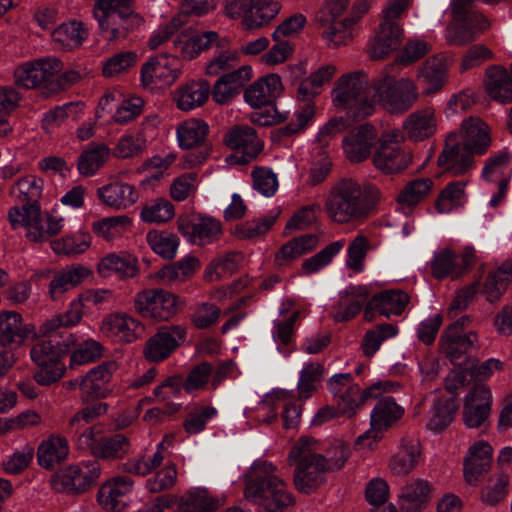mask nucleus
Instances as JSON below:
<instances>
[{
	"mask_svg": "<svg viewBox=\"0 0 512 512\" xmlns=\"http://www.w3.org/2000/svg\"><path fill=\"white\" fill-rule=\"evenodd\" d=\"M44 181L34 175H27L16 182L18 199L21 207L9 209L8 221L12 229L24 228L26 238L31 242H45L59 234L64 226V219L46 213L42 215L39 200L42 196Z\"/></svg>",
	"mask_w": 512,
	"mask_h": 512,
	"instance_id": "f257e3e1",
	"label": "nucleus"
},
{
	"mask_svg": "<svg viewBox=\"0 0 512 512\" xmlns=\"http://www.w3.org/2000/svg\"><path fill=\"white\" fill-rule=\"evenodd\" d=\"M378 190L363 188L352 178H342L329 189L324 200L328 218L337 224L365 221L374 211Z\"/></svg>",
	"mask_w": 512,
	"mask_h": 512,
	"instance_id": "f03ea898",
	"label": "nucleus"
},
{
	"mask_svg": "<svg viewBox=\"0 0 512 512\" xmlns=\"http://www.w3.org/2000/svg\"><path fill=\"white\" fill-rule=\"evenodd\" d=\"M43 338L30 350L32 361L38 366L33 379L41 386H49L59 381L65 374L63 357L76 345L75 336L69 330L41 331Z\"/></svg>",
	"mask_w": 512,
	"mask_h": 512,
	"instance_id": "7ed1b4c3",
	"label": "nucleus"
},
{
	"mask_svg": "<svg viewBox=\"0 0 512 512\" xmlns=\"http://www.w3.org/2000/svg\"><path fill=\"white\" fill-rule=\"evenodd\" d=\"M315 444L314 439L301 437L288 454L289 465L294 467L295 488L306 495L314 493L327 481V461L317 451Z\"/></svg>",
	"mask_w": 512,
	"mask_h": 512,
	"instance_id": "20e7f679",
	"label": "nucleus"
},
{
	"mask_svg": "<svg viewBox=\"0 0 512 512\" xmlns=\"http://www.w3.org/2000/svg\"><path fill=\"white\" fill-rule=\"evenodd\" d=\"M373 83L363 72L341 76L332 91L333 103L337 108L347 109V118L358 122L373 114Z\"/></svg>",
	"mask_w": 512,
	"mask_h": 512,
	"instance_id": "39448f33",
	"label": "nucleus"
},
{
	"mask_svg": "<svg viewBox=\"0 0 512 512\" xmlns=\"http://www.w3.org/2000/svg\"><path fill=\"white\" fill-rule=\"evenodd\" d=\"M134 0H98L93 14L101 35L107 41L126 38L140 27L143 18L135 12Z\"/></svg>",
	"mask_w": 512,
	"mask_h": 512,
	"instance_id": "423d86ee",
	"label": "nucleus"
},
{
	"mask_svg": "<svg viewBox=\"0 0 512 512\" xmlns=\"http://www.w3.org/2000/svg\"><path fill=\"white\" fill-rule=\"evenodd\" d=\"M412 0H390L383 10V19L368 53L371 59L378 60L388 56L401 44L403 30L398 20L407 11Z\"/></svg>",
	"mask_w": 512,
	"mask_h": 512,
	"instance_id": "0eeeda50",
	"label": "nucleus"
},
{
	"mask_svg": "<svg viewBox=\"0 0 512 512\" xmlns=\"http://www.w3.org/2000/svg\"><path fill=\"white\" fill-rule=\"evenodd\" d=\"M374 104L379 102L390 113H404L418 99L415 84L409 79L395 80L393 76L385 75L373 82Z\"/></svg>",
	"mask_w": 512,
	"mask_h": 512,
	"instance_id": "6e6552de",
	"label": "nucleus"
},
{
	"mask_svg": "<svg viewBox=\"0 0 512 512\" xmlns=\"http://www.w3.org/2000/svg\"><path fill=\"white\" fill-rule=\"evenodd\" d=\"M77 447L97 459L117 460L130 453L131 442L124 434L105 436L100 428L86 427L77 438Z\"/></svg>",
	"mask_w": 512,
	"mask_h": 512,
	"instance_id": "1a4fd4ad",
	"label": "nucleus"
},
{
	"mask_svg": "<svg viewBox=\"0 0 512 512\" xmlns=\"http://www.w3.org/2000/svg\"><path fill=\"white\" fill-rule=\"evenodd\" d=\"M100 474L101 466L97 460L71 464L52 474L50 485L56 492L79 495L96 484Z\"/></svg>",
	"mask_w": 512,
	"mask_h": 512,
	"instance_id": "9d476101",
	"label": "nucleus"
},
{
	"mask_svg": "<svg viewBox=\"0 0 512 512\" xmlns=\"http://www.w3.org/2000/svg\"><path fill=\"white\" fill-rule=\"evenodd\" d=\"M136 311L144 318L168 321L181 309L180 298L163 289H148L139 292L134 301Z\"/></svg>",
	"mask_w": 512,
	"mask_h": 512,
	"instance_id": "9b49d317",
	"label": "nucleus"
},
{
	"mask_svg": "<svg viewBox=\"0 0 512 512\" xmlns=\"http://www.w3.org/2000/svg\"><path fill=\"white\" fill-rule=\"evenodd\" d=\"M63 68L60 59L56 57H45L23 63L14 71V82L24 89L40 88L45 97L47 95V84L50 77L57 75Z\"/></svg>",
	"mask_w": 512,
	"mask_h": 512,
	"instance_id": "f8f14e48",
	"label": "nucleus"
},
{
	"mask_svg": "<svg viewBox=\"0 0 512 512\" xmlns=\"http://www.w3.org/2000/svg\"><path fill=\"white\" fill-rule=\"evenodd\" d=\"M403 135L399 130L385 131L378 139L379 148L373 156L374 166L385 174L399 173L411 163V156L403 151L400 142Z\"/></svg>",
	"mask_w": 512,
	"mask_h": 512,
	"instance_id": "ddd939ff",
	"label": "nucleus"
},
{
	"mask_svg": "<svg viewBox=\"0 0 512 512\" xmlns=\"http://www.w3.org/2000/svg\"><path fill=\"white\" fill-rule=\"evenodd\" d=\"M187 338V329L182 325H163L151 336L143 348V355L150 362H162Z\"/></svg>",
	"mask_w": 512,
	"mask_h": 512,
	"instance_id": "4468645a",
	"label": "nucleus"
},
{
	"mask_svg": "<svg viewBox=\"0 0 512 512\" xmlns=\"http://www.w3.org/2000/svg\"><path fill=\"white\" fill-rule=\"evenodd\" d=\"M180 67L177 57L167 54L152 57L141 67V85L151 90L170 86L179 77Z\"/></svg>",
	"mask_w": 512,
	"mask_h": 512,
	"instance_id": "2eb2a0df",
	"label": "nucleus"
},
{
	"mask_svg": "<svg viewBox=\"0 0 512 512\" xmlns=\"http://www.w3.org/2000/svg\"><path fill=\"white\" fill-rule=\"evenodd\" d=\"M224 143L236 151L229 157L235 164H247L263 150V142L258 138L256 130L248 125L233 127L226 133Z\"/></svg>",
	"mask_w": 512,
	"mask_h": 512,
	"instance_id": "dca6fc26",
	"label": "nucleus"
},
{
	"mask_svg": "<svg viewBox=\"0 0 512 512\" xmlns=\"http://www.w3.org/2000/svg\"><path fill=\"white\" fill-rule=\"evenodd\" d=\"M179 232L191 243L204 246L220 239L222 225L213 217L198 214L180 217L177 221Z\"/></svg>",
	"mask_w": 512,
	"mask_h": 512,
	"instance_id": "f3484780",
	"label": "nucleus"
},
{
	"mask_svg": "<svg viewBox=\"0 0 512 512\" xmlns=\"http://www.w3.org/2000/svg\"><path fill=\"white\" fill-rule=\"evenodd\" d=\"M455 23L449 24L445 29V40L449 46L463 47L474 42L490 26L489 21L482 14L463 15L462 18H453Z\"/></svg>",
	"mask_w": 512,
	"mask_h": 512,
	"instance_id": "a211bd4d",
	"label": "nucleus"
},
{
	"mask_svg": "<svg viewBox=\"0 0 512 512\" xmlns=\"http://www.w3.org/2000/svg\"><path fill=\"white\" fill-rule=\"evenodd\" d=\"M117 369L115 361H106L91 369L80 381L82 401L107 397L112 391L110 382Z\"/></svg>",
	"mask_w": 512,
	"mask_h": 512,
	"instance_id": "6ab92c4d",
	"label": "nucleus"
},
{
	"mask_svg": "<svg viewBox=\"0 0 512 512\" xmlns=\"http://www.w3.org/2000/svg\"><path fill=\"white\" fill-rule=\"evenodd\" d=\"M439 167L453 176L465 174L473 165V156L464 148L460 136L450 132L445 140V146L437 159Z\"/></svg>",
	"mask_w": 512,
	"mask_h": 512,
	"instance_id": "aec40b11",
	"label": "nucleus"
},
{
	"mask_svg": "<svg viewBox=\"0 0 512 512\" xmlns=\"http://www.w3.org/2000/svg\"><path fill=\"white\" fill-rule=\"evenodd\" d=\"M492 395L483 384H475L465 397L463 421L468 428H480L485 425L491 411Z\"/></svg>",
	"mask_w": 512,
	"mask_h": 512,
	"instance_id": "412c9836",
	"label": "nucleus"
},
{
	"mask_svg": "<svg viewBox=\"0 0 512 512\" xmlns=\"http://www.w3.org/2000/svg\"><path fill=\"white\" fill-rule=\"evenodd\" d=\"M209 131V126L203 121L191 118L182 122L177 128V138L179 146L183 149H192L195 147L206 146L205 140ZM208 156V148L201 151L199 155L189 154L187 161L192 165L202 163Z\"/></svg>",
	"mask_w": 512,
	"mask_h": 512,
	"instance_id": "4be33fe9",
	"label": "nucleus"
},
{
	"mask_svg": "<svg viewBox=\"0 0 512 512\" xmlns=\"http://www.w3.org/2000/svg\"><path fill=\"white\" fill-rule=\"evenodd\" d=\"M394 385L395 383L391 381L377 382L365 390L357 384L348 386L345 391L337 395L340 398L338 407L341 414L352 417L366 401L377 399L382 391H390Z\"/></svg>",
	"mask_w": 512,
	"mask_h": 512,
	"instance_id": "5701e85b",
	"label": "nucleus"
},
{
	"mask_svg": "<svg viewBox=\"0 0 512 512\" xmlns=\"http://www.w3.org/2000/svg\"><path fill=\"white\" fill-rule=\"evenodd\" d=\"M377 141V131L374 126L370 124L358 126L343 139L346 157L353 163L364 161L370 156Z\"/></svg>",
	"mask_w": 512,
	"mask_h": 512,
	"instance_id": "b1692460",
	"label": "nucleus"
},
{
	"mask_svg": "<svg viewBox=\"0 0 512 512\" xmlns=\"http://www.w3.org/2000/svg\"><path fill=\"white\" fill-rule=\"evenodd\" d=\"M281 78L277 74L260 77L244 91L245 101L254 108L273 107L274 101L281 94Z\"/></svg>",
	"mask_w": 512,
	"mask_h": 512,
	"instance_id": "393cba45",
	"label": "nucleus"
},
{
	"mask_svg": "<svg viewBox=\"0 0 512 512\" xmlns=\"http://www.w3.org/2000/svg\"><path fill=\"white\" fill-rule=\"evenodd\" d=\"M477 342L476 332L458 333L453 329H445L439 340L442 353L453 365L461 364Z\"/></svg>",
	"mask_w": 512,
	"mask_h": 512,
	"instance_id": "a878e982",
	"label": "nucleus"
},
{
	"mask_svg": "<svg viewBox=\"0 0 512 512\" xmlns=\"http://www.w3.org/2000/svg\"><path fill=\"white\" fill-rule=\"evenodd\" d=\"M32 330L23 325L22 315L16 311L0 312V349L11 350L20 347Z\"/></svg>",
	"mask_w": 512,
	"mask_h": 512,
	"instance_id": "bb28decb",
	"label": "nucleus"
},
{
	"mask_svg": "<svg viewBox=\"0 0 512 512\" xmlns=\"http://www.w3.org/2000/svg\"><path fill=\"white\" fill-rule=\"evenodd\" d=\"M101 331L120 342L132 343L143 333L144 326L139 320L125 313H113L104 318Z\"/></svg>",
	"mask_w": 512,
	"mask_h": 512,
	"instance_id": "cd10ccee",
	"label": "nucleus"
},
{
	"mask_svg": "<svg viewBox=\"0 0 512 512\" xmlns=\"http://www.w3.org/2000/svg\"><path fill=\"white\" fill-rule=\"evenodd\" d=\"M432 498V485L425 479H416L401 488L398 505L401 512H421Z\"/></svg>",
	"mask_w": 512,
	"mask_h": 512,
	"instance_id": "c85d7f7f",
	"label": "nucleus"
},
{
	"mask_svg": "<svg viewBox=\"0 0 512 512\" xmlns=\"http://www.w3.org/2000/svg\"><path fill=\"white\" fill-rule=\"evenodd\" d=\"M132 486L133 480L128 476L113 478L101 485L97 501L106 510L121 511L126 506L125 497Z\"/></svg>",
	"mask_w": 512,
	"mask_h": 512,
	"instance_id": "c756f323",
	"label": "nucleus"
},
{
	"mask_svg": "<svg viewBox=\"0 0 512 512\" xmlns=\"http://www.w3.org/2000/svg\"><path fill=\"white\" fill-rule=\"evenodd\" d=\"M462 141L464 148L471 155H483L491 144L487 124L479 118L469 117L461 124Z\"/></svg>",
	"mask_w": 512,
	"mask_h": 512,
	"instance_id": "7c9ffc66",
	"label": "nucleus"
},
{
	"mask_svg": "<svg viewBox=\"0 0 512 512\" xmlns=\"http://www.w3.org/2000/svg\"><path fill=\"white\" fill-rule=\"evenodd\" d=\"M369 297L365 286H350L341 294L337 304L333 306L332 317L336 322L353 319L362 309Z\"/></svg>",
	"mask_w": 512,
	"mask_h": 512,
	"instance_id": "2f4dec72",
	"label": "nucleus"
},
{
	"mask_svg": "<svg viewBox=\"0 0 512 512\" xmlns=\"http://www.w3.org/2000/svg\"><path fill=\"white\" fill-rule=\"evenodd\" d=\"M91 271L81 265L67 267L65 269L53 272L48 290L52 300H58L71 289L81 284Z\"/></svg>",
	"mask_w": 512,
	"mask_h": 512,
	"instance_id": "473e14b6",
	"label": "nucleus"
},
{
	"mask_svg": "<svg viewBox=\"0 0 512 512\" xmlns=\"http://www.w3.org/2000/svg\"><path fill=\"white\" fill-rule=\"evenodd\" d=\"M403 131L407 137L419 142L431 137L436 131V119L431 108L411 113L403 122Z\"/></svg>",
	"mask_w": 512,
	"mask_h": 512,
	"instance_id": "72a5a7b5",
	"label": "nucleus"
},
{
	"mask_svg": "<svg viewBox=\"0 0 512 512\" xmlns=\"http://www.w3.org/2000/svg\"><path fill=\"white\" fill-rule=\"evenodd\" d=\"M420 454V441L415 438L404 437L398 452L390 460L391 472L398 476L409 474L416 467Z\"/></svg>",
	"mask_w": 512,
	"mask_h": 512,
	"instance_id": "f704fd0d",
	"label": "nucleus"
},
{
	"mask_svg": "<svg viewBox=\"0 0 512 512\" xmlns=\"http://www.w3.org/2000/svg\"><path fill=\"white\" fill-rule=\"evenodd\" d=\"M69 454V445L65 437L50 435L43 440L37 449V462L47 470H53L63 462Z\"/></svg>",
	"mask_w": 512,
	"mask_h": 512,
	"instance_id": "c9c22d12",
	"label": "nucleus"
},
{
	"mask_svg": "<svg viewBox=\"0 0 512 512\" xmlns=\"http://www.w3.org/2000/svg\"><path fill=\"white\" fill-rule=\"evenodd\" d=\"M97 195L105 205L116 209H126L138 199L135 187L122 182H113L98 188Z\"/></svg>",
	"mask_w": 512,
	"mask_h": 512,
	"instance_id": "e433bc0d",
	"label": "nucleus"
},
{
	"mask_svg": "<svg viewBox=\"0 0 512 512\" xmlns=\"http://www.w3.org/2000/svg\"><path fill=\"white\" fill-rule=\"evenodd\" d=\"M486 76L485 89L487 94L499 103H511L512 77L509 72L500 66H490L486 70Z\"/></svg>",
	"mask_w": 512,
	"mask_h": 512,
	"instance_id": "4c0bfd02",
	"label": "nucleus"
},
{
	"mask_svg": "<svg viewBox=\"0 0 512 512\" xmlns=\"http://www.w3.org/2000/svg\"><path fill=\"white\" fill-rule=\"evenodd\" d=\"M97 271L101 277H109L112 273L121 278H132L139 272L137 259L128 253H111L105 256L98 264Z\"/></svg>",
	"mask_w": 512,
	"mask_h": 512,
	"instance_id": "58836bf2",
	"label": "nucleus"
},
{
	"mask_svg": "<svg viewBox=\"0 0 512 512\" xmlns=\"http://www.w3.org/2000/svg\"><path fill=\"white\" fill-rule=\"evenodd\" d=\"M409 303V295L401 290H386L375 294L369 301V310L376 309L380 315H401Z\"/></svg>",
	"mask_w": 512,
	"mask_h": 512,
	"instance_id": "ea45409f",
	"label": "nucleus"
},
{
	"mask_svg": "<svg viewBox=\"0 0 512 512\" xmlns=\"http://www.w3.org/2000/svg\"><path fill=\"white\" fill-rule=\"evenodd\" d=\"M210 84L206 80L190 81L181 86L176 94L177 107L190 111L202 106L209 98Z\"/></svg>",
	"mask_w": 512,
	"mask_h": 512,
	"instance_id": "a19ab883",
	"label": "nucleus"
},
{
	"mask_svg": "<svg viewBox=\"0 0 512 512\" xmlns=\"http://www.w3.org/2000/svg\"><path fill=\"white\" fill-rule=\"evenodd\" d=\"M512 281V259L504 261L497 269L491 271L484 283L482 292L490 303L498 302Z\"/></svg>",
	"mask_w": 512,
	"mask_h": 512,
	"instance_id": "79ce46f5",
	"label": "nucleus"
},
{
	"mask_svg": "<svg viewBox=\"0 0 512 512\" xmlns=\"http://www.w3.org/2000/svg\"><path fill=\"white\" fill-rule=\"evenodd\" d=\"M318 244V237L315 234H305L292 238L290 241L282 245L275 256L277 265L282 266L292 262L304 254L314 250Z\"/></svg>",
	"mask_w": 512,
	"mask_h": 512,
	"instance_id": "37998d69",
	"label": "nucleus"
},
{
	"mask_svg": "<svg viewBox=\"0 0 512 512\" xmlns=\"http://www.w3.org/2000/svg\"><path fill=\"white\" fill-rule=\"evenodd\" d=\"M404 409L391 396L381 397L371 412V423L375 427L387 430L399 421Z\"/></svg>",
	"mask_w": 512,
	"mask_h": 512,
	"instance_id": "c03bdc74",
	"label": "nucleus"
},
{
	"mask_svg": "<svg viewBox=\"0 0 512 512\" xmlns=\"http://www.w3.org/2000/svg\"><path fill=\"white\" fill-rule=\"evenodd\" d=\"M430 270L432 276L437 280L448 277L455 279L463 275V269L460 267L457 254L449 248L435 253L430 262Z\"/></svg>",
	"mask_w": 512,
	"mask_h": 512,
	"instance_id": "a18cd8bd",
	"label": "nucleus"
},
{
	"mask_svg": "<svg viewBox=\"0 0 512 512\" xmlns=\"http://www.w3.org/2000/svg\"><path fill=\"white\" fill-rule=\"evenodd\" d=\"M447 77L446 58L443 55L428 58L420 69V78L428 85L426 94L439 91Z\"/></svg>",
	"mask_w": 512,
	"mask_h": 512,
	"instance_id": "49530a36",
	"label": "nucleus"
},
{
	"mask_svg": "<svg viewBox=\"0 0 512 512\" xmlns=\"http://www.w3.org/2000/svg\"><path fill=\"white\" fill-rule=\"evenodd\" d=\"M110 155L109 147L104 144L91 143L78 157L77 169L83 176L94 175L107 161Z\"/></svg>",
	"mask_w": 512,
	"mask_h": 512,
	"instance_id": "de8ad7c7",
	"label": "nucleus"
},
{
	"mask_svg": "<svg viewBox=\"0 0 512 512\" xmlns=\"http://www.w3.org/2000/svg\"><path fill=\"white\" fill-rule=\"evenodd\" d=\"M85 304L78 297L70 303L69 309L58 314L51 319L47 320L41 325L40 331H55L68 330L69 327L77 325L83 316V309Z\"/></svg>",
	"mask_w": 512,
	"mask_h": 512,
	"instance_id": "09e8293b",
	"label": "nucleus"
},
{
	"mask_svg": "<svg viewBox=\"0 0 512 512\" xmlns=\"http://www.w3.org/2000/svg\"><path fill=\"white\" fill-rule=\"evenodd\" d=\"M149 247L160 257L172 260L179 246L178 236L170 231L151 230L146 234Z\"/></svg>",
	"mask_w": 512,
	"mask_h": 512,
	"instance_id": "8fccbe9b",
	"label": "nucleus"
},
{
	"mask_svg": "<svg viewBox=\"0 0 512 512\" xmlns=\"http://www.w3.org/2000/svg\"><path fill=\"white\" fill-rule=\"evenodd\" d=\"M455 397L439 398L433 405V415L427 423V428L434 432H441L452 422L457 410Z\"/></svg>",
	"mask_w": 512,
	"mask_h": 512,
	"instance_id": "3c124183",
	"label": "nucleus"
},
{
	"mask_svg": "<svg viewBox=\"0 0 512 512\" xmlns=\"http://www.w3.org/2000/svg\"><path fill=\"white\" fill-rule=\"evenodd\" d=\"M217 501L206 489H195L183 495L178 505V512H214Z\"/></svg>",
	"mask_w": 512,
	"mask_h": 512,
	"instance_id": "603ef678",
	"label": "nucleus"
},
{
	"mask_svg": "<svg viewBox=\"0 0 512 512\" xmlns=\"http://www.w3.org/2000/svg\"><path fill=\"white\" fill-rule=\"evenodd\" d=\"M87 36L88 33L84 29L83 23L79 21L62 23L52 32L54 41L69 49L80 47Z\"/></svg>",
	"mask_w": 512,
	"mask_h": 512,
	"instance_id": "864d4df0",
	"label": "nucleus"
},
{
	"mask_svg": "<svg viewBox=\"0 0 512 512\" xmlns=\"http://www.w3.org/2000/svg\"><path fill=\"white\" fill-rule=\"evenodd\" d=\"M90 244V234L79 231L51 241L50 246L56 254L72 255L85 252L90 247Z\"/></svg>",
	"mask_w": 512,
	"mask_h": 512,
	"instance_id": "5fc2aeb1",
	"label": "nucleus"
},
{
	"mask_svg": "<svg viewBox=\"0 0 512 512\" xmlns=\"http://www.w3.org/2000/svg\"><path fill=\"white\" fill-rule=\"evenodd\" d=\"M433 181L430 178H420L410 181L397 196L401 205L412 207L420 203L430 193Z\"/></svg>",
	"mask_w": 512,
	"mask_h": 512,
	"instance_id": "6e6d98bb",
	"label": "nucleus"
},
{
	"mask_svg": "<svg viewBox=\"0 0 512 512\" xmlns=\"http://www.w3.org/2000/svg\"><path fill=\"white\" fill-rule=\"evenodd\" d=\"M398 329L393 324H380L368 330L363 338L361 348L366 357H372L380 348L383 341L395 336Z\"/></svg>",
	"mask_w": 512,
	"mask_h": 512,
	"instance_id": "4d7b16f0",
	"label": "nucleus"
},
{
	"mask_svg": "<svg viewBox=\"0 0 512 512\" xmlns=\"http://www.w3.org/2000/svg\"><path fill=\"white\" fill-rule=\"evenodd\" d=\"M175 215L173 204L163 198L146 203L141 210V219L146 223H164Z\"/></svg>",
	"mask_w": 512,
	"mask_h": 512,
	"instance_id": "13d9d810",
	"label": "nucleus"
},
{
	"mask_svg": "<svg viewBox=\"0 0 512 512\" xmlns=\"http://www.w3.org/2000/svg\"><path fill=\"white\" fill-rule=\"evenodd\" d=\"M281 10V4L274 0H259L251 14L247 16L249 29L261 28L269 24Z\"/></svg>",
	"mask_w": 512,
	"mask_h": 512,
	"instance_id": "bf43d9fd",
	"label": "nucleus"
},
{
	"mask_svg": "<svg viewBox=\"0 0 512 512\" xmlns=\"http://www.w3.org/2000/svg\"><path fill=\"white\" fill-rule=\"evenodd\" d=\"M324 367L320 363L311 362L304 366L300 373L297 389L301 398H309L316 391V383L322 380Z\"/></svg>",
	"mask_w": 512,
	"mask_h": 512,
	"instance_id": "052dcab7",
	"label": "nucleus"
},
{
	"mask_svg": "<svg viewBox=\"0 0 512 512\" xmlns=\"http://www.w3.org/2000/svg\"><path fill=\"white\" fill-rule=\"evenodd\" d=\"M278 213L264 216L263 218L253 219L239 224L235 228V235L239 239H253L264 235L274 225Z\"/></svg>",
	"mask_w": 512,
	"mask_h": 512,
	"instance_id": "680f3d73",
	"label": "nucleus"
},
{
	"mask_svg": "<svg viewBox=\"0 0 512 512\" xmlns=\"http://www.w3.org/2000/svg\"><path fill=\"white\" fill-rule=\"evenodd\" d=\"M314 114V105L310 102L305 103L304 106L295 113L296 122L291 121L287 125L278 128L272 133L273 139L281 140L282 138L289 137L300 132L308 125Z\"/></svg>",
	"mask_w": 512,
	"mask_h": 512,
	"instance_id": "e2e57ef3",
	"label": "nucleus"
},
{
	"mask_svg": "<svg viewBox=\"0 0 512 512\" xmlns=\"http://www.w3.org/2000/svg\"><path fill=\"white\" fill-rule=\"evenodd\" d=\"M371 246L368 238L358 234L349 244L346 265L354 272L359 273L364 268V260Z\"/></svg>",
	"mask_w": 512,
	"mask_h": 512,
	"instance_id": "0e129e2a",
	"label": "nucleus"
},
{
	"mask_svg": "<svg viewBox=\"0 0 512 512\" xmlns=\"http://www.w3.org/2000/svg\"><path fill=\"white\" fill-rule=\"evenodd\" d=\"M344 247V240H339L330 243L317 254L306 259L302 263V269L307 274H312L319 271L322 267L329 264L332 258L340 252Z\"/></svg>",
	"mask_w": 512,
	"mask_h": 512,
	"instance_id": "69168bd1",
	"label": "nucleus"
},
{
	"mask_svg": "<svg viewBox=\"0 0 512 512\" xmlns=\"http://www.w3.org/2000/svg\"><path fill=\"white\" fill-rule=\"evenodd\" d=\"M357 20L358 18H345L341 21H330V23L325 25L327 29L322 32L323 39L327 42L328 46L333 48L345 44L346 39L350 35L348 28L352 27Z\"/></svg>",
	"mask_w": 512,
	"mask_h": 512,
	"instance_id": "338daca9",
	"label": "nucleus"
},
{
	"mask_svg": "<svg viewBox=\"0 0 512 512\" xmlns=\"http://www.w3.org/2000/svg\"><path fill=\"white\" fill-rule=\"evenodd\" d=\"M253 188L266 197H271L278 189L276 174L266 167L256 166L251 173Z\"/></svg>",
	"mask_w": 512,
	"mask_h": 512,
	"instance_id": "774afa93",
	"label": "nucleus"
}]
</instances>
